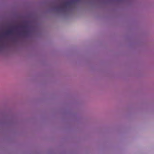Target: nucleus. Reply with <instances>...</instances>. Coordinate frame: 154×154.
Listing matches in <instances>:
<instances>
[{
	"mask_svg": "<svg viewBox=\"0 0 154 154\" xmlns=\"http://www.w3.org/2000/svg\"><path fill=\"white\" fill-rule=\"evenodd\" d=\"M68 16L69 15V0H68Z\"/></svg>",
	"mask_w": 154,
	"mask_h": 154,
	"instance_id": "7ed1b4c3",
	"label": "nucleus"
},
{
	"mask_svg": "<svg viewBox=\"0 0 154 154\" xmlns=\"http://www.w3.org/2000/svg\"><path fill=\"white\" fill-rule=\"evenodd\" d=\"M13 30H10L7 31L5 32V34L7 35H12L13 33Z\"/></svg>",
	"mask_w": 154,
	"mask_h": 154,
	"instance_id": "f03ea898",
	"label": "nucleus"
},
{
	"mask_svg": "<svg viewBox=\"0 0 154 154\" xmlns=\"http://www.w3.org/2000/svg\"><path fill=\"white\" fill-rule=\"evenodd\" d=\"M59 8L61 9H64L66 10L67 9V1L66 0L64 4L60 5Z\"/></svg>",
	"mask_w": 154,
	"mask_h": 154,
	"instance_id": "f257e3e1",
	"label": "nucleus"
},
{
	"mask_svg": "<svg viewBox=\"0 0 154 154\" xmlns=\"http://www.w3.org/2000/svg\"><path fill=\"white\" fill-rule=\"evenodd\" d=\"M23 33L24 34H25V33H26V32H25V31H23Z\"/></svg>",
	"mask_w": 154,
	"mask_h": 154,
	"instance_id": "20e7f679",
	"label": "nucleus"
}]
</instances>
